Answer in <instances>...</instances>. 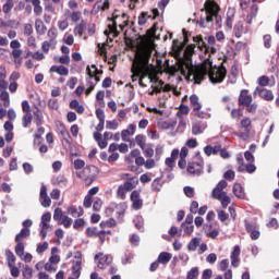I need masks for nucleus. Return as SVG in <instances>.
<instances>
[{
    "label": "nucleus",
    "instance_id": "1",
    "mask_svg": "<svg viewBox=\"0 0 279 279\" xmlns=\"http://www.w3.org/2000/svg\"><path fill=\"white\" fill-rule=\"evenodd\" d=\"M154 40H156V24L146 32L137 44L135 51V60L132 65V81L140 77V84L143 82V77L147 75L149 69V60H151V53H154Z\"/></svg>",
    "mask_w": 279,
    "mask_h": 279
},
{
    "label": "nucleus",
    "instance_id": "2",
    "mask_svg": "<svg viewBox=\"0 0 279 279\" xmlns=\"http://www.w3.org/2000/svg\"><path fill=\"white\" fill-rule=\"evenodd\" d=\"M179 60H183V64L185 69H187V77L191 78V82L194 84H202L204 80H206V75H208V66L213 64L210 59H206L203 63L198 65H193V52H187L184 50L183 58H179Z\"/></svg>",
    "mask_w": 279,
    "mask_h": 279
},
{
    "label": "nucleus",
    "instance_id": "3",
    "mask_svg": "<svg viewBox=\"0 0 279 279\" xmlns=\"http://www.w3.org/2000/svg\"><path fill=\"white\" fill-rule=\"evenodd\" d=\"M226 62H228V57H225L222 63L217 68H213V63L208 65L207 75L211 84H221L228 75V70L226 69Z\"/></svg>",
    "mask_w": 279,
    "mask_h": 279
},
{
    "label": "nucleus",
    "instance_id": "4",
    "mask_svg": "<svg viewBox=\"0 0 279 279\" xmlns=\"http://www.w3.org/2000/svg\"><path fill=\"white\" fill-rule=\"evenodd\" d=\"M117 10L112 13L111 17H108V21H110L112 24L108 25V29L110 32V34H113V36H119V31H117V25L118 27H120L121 32H123V29H125V27H128L129 23H130V17L128 16V14L122 13V15L120 16L119 14H117Z\"/></svg>",
    "mask_w": 279,
    "mask_h": 279
},
{
    "label": "nucleus",
    "instance_id": "5",
    "mask_svg": "<svg viewBox=\"0 0 279 279\" xmlns=\"http://www.w3.org/2000/svg\"><path fill=\"white\" fill-rule=\"evenodd\" d=\"M238 104L242 108H246V112L250 114H256V110H258V105L254 102V98L250 95V90L242 89L240 92Z\"/></svg>",
    "mask_w": 279,
    "mask_h": 279
},
{
    "label": "nucleus",
    "instance_id": "6",
    "mask_svg": "<svg viewBox=\"0 0 279 279\" xmlns=\"http://www.w3.org/2000/svg\"><path fill=\"white\" fill-rule=\"evenodd\" d=\"M98 174L99 169L94 165L86 166L82 171L76 172L77 178L83 180L85 186H90V184L97 180Z\"/></svg>",
    "mask_w": 279,
    "mask_h": 279
},
{
    "label": "nucleus",
    "instance_id": "7",
    "mask_svg": "<svg viewBox=\"0 0 279 279\" xmlns=\"http://www.w3.org/2000/svg\"><path fill=\"white\" fill-rule=\"evenodd\" d=\"M201 12L206 13L207 23H213V16H217V14L221 12V7H219V3L215 0H206Z\"/></svg>",
    "mask_w": 279,
    "mask_h": 279
},
{
    "label": "nucleus",
    "instance_id": "8",
    "mask_svg": "<svg viewBox=\"0 0 279 279\" xmlns=\"http://www.w3.org/2000/svg\"><path fill=\"white\" fill-rule=\"evenodd\" d=\"M22 126L23 128H29L32 125V121H34V116L32 114V106L29 105L28 100L22 101Z\"/></svg>",
    "mask_w": 279,
    "mask_h": 279
},
{
    "label": "nucleus",
    "instance_id": "9",
    "mask_svg": "<svg viewBox=\"0 0 279 279\" xmlns=\"http://www.w3.org/2000/svg\"><path fill=\"white\" fill-rule=\"evenodd\" d=\"M240 128L244 132H235L234 136H238V138H242V141H247V138H250V132H252V119L243 118L240 122Z\"/></svg>",
    "mask_w": 279,
    "mask_h": 279
},
{
    "label": "nucleus",
    "instance_id": "10",
    "mask_svg": "<svg viewBox=\"0 0 279 279\" xmlns=\"http://www.w3.org/2000/svg\"><path fill=\"white\" fill-rule=\"evenodd\" d=\"M182 62H184V60L178 59L175 65H168L167 73H169V75H175V73L181 72V75H184L186 80H192L191 77L189 78V69H186Z\"/></svg>",
    "mask_w": 279,
    "mask_h": 279
},
{
    "label": "nucleus",
    "instance_id": "11",
    "mask_svg": "<svg viewBox=\"0 0 279 279\" xmlns=\"http://www.w3.org/2000/svg\"><path fill=\"white\" fill-rule=\"evenodd\" d=\"M211 197L220 202L222 208H228L230 206V196L223 190L215 187L211 192Z\"/></svg>",
    "mask_w": 279,
    "mask_h": 279
},
{
    "label": "nucleus",
    "instance_id": "12",
    "mask_svg": "<svg viewBox=\"0 0 279 279\" xmlns=\"http://www.w3.org/2000/svg\"><path fill=\"white\" fill-rule=\"evenodd\" d=\"M187 173L190 175H202L204 173V160L190 161L187 163Z\"/></svg>",
    "mask_w": 279,
    "mask_h": 279
},
{
    "label": "nucleus",
    "instance_id": "13",
    "mask_svg": "<svg viewBox=\"0 0 279 279\" xmlns=\"http://www.w3.org/2000/svg\"><path fill=\"white\" fill-rule=\"evenodd\" d=\"M134 189H136V182H124L119 185L117 190L118 199H125V195H128L129 191H134Z\"/></svg>",
    "mask_w": 279,
    "mask_h": 279
},
{
    "label": "nucleus",
    "instance_id": "14",
    "mask_svg": "<svg viewBox=\"0 0 279 279\" xmlns=\"http://www.w3.org/2000/svg\"><path fill=\"white\" fill-rule=\"evenodd\" d=\"M203 230L208 239H217L219 236V227L217 222H208L204 225Z\"/></svg>",
    "mask_w": 279,
    "mask_h": 279
},
{
    "label": "nucleus",
    "instance_id": "15",
    "mask_svg": "<svg viewBox=\"0 0 279 279\" xmlns=\"http://www.w3.org/2000/svg\"><path fill=\"white\" fill-rule=\"evenodd\" d=\"M182 33H183V43H180V40H178V39L173 40L172 49L177 53H180L182 51V49H184V46L189 45V32H186V29L183 28Z\"/></svg>",
    "mask_w": 279,
    "mask_h": 279
},
{
    "label": "nucleus",
    "instance_id": "16",
    "mask_svg": "<svg viewBox=\"0 0 279 279\" xmlns=\"http://www.w3.org/2000/svg\"><path fill=\"white\" fill-rule=\"evenodd\" d=\"M130 199L132 202L133 210H141L143 208V199H141V192L134 190L131 193Z\"/></svg>",
    "mask_w": 279,
    "mask_h": 279
},
{
    "label": "nucleus",
    "instance_id": "17",
    "mask_svg": "<svg viewBox=\"0 0 279 279\" xmlns=\"http://www.w3.org/2000/svg\"><path fill=\"white\" fill-rule=\"evenodd\" d=\"M40 204L44 208H49L51 206V198L47 194V186L41 185L39 193Z\"/></svg>",
    "mask_w": 279,
    "mask_h": 279
},
{
    "label": "nucleus",
    "instance_id": "18",
    "mask_svg": "<svg viewBox=\"0 0 279 279\" xmlns=\"http://www.w3.org/2000/svg\"><path fill=\"white\" fill-rule=\"evenodd\" d=\"M136 132V125L135 124H129L126 130H123L121 132V137L124 143H130V136H134Z\"/></svg>",
    "mask_w": 279,
    "mask_h": 279
},
{
    "label": "nucleus",
    "instance_id": "19",
    "mask_svg": "<svg viewBox=\"0 0 279 279\" xmlns=\"http://www.w3.org/2000/svg\"><path fill=\"white\" fill-rule=\"evenodd\" d=\"M255 93H257V95H259V97L266 101H274V93L269 89L257 87Z\"/></svg>",
    "mask_w": 279,
    "mask_h": 279
},
{
    "label": "nucleus",
    "instance_id": "20",
    "mask_svg": "<svg viewBox=\"0 0 279 279\" xmlns=\"http://www.w3.org/2000/svg\"><path fill=\"white\" fill-rule=\"evenodd\" d=\"M33 117H34V121H35V124L37 125V128H40V125H43V123H45V116H43V110H40V108H38V107L34 108Z\"/></svg>",
    "mask_w": 279,
    "mask_h": 279
},
{
    "label": "nucleus",
    "instance_id": "21",
    "mask_svg": "<svg viewBox=\"0 0 279 279\" xmlns=\"http://www.w3.org/2000/svg\"><path fill=\"white\" fill-rule=\"evenodd\" d=\"M247 32H250V28L245 27L243 22H238L233 28L235 38H241V36H243V34H247Z\"/></svg>",
    "mask_w": 279,
    "mask_h": 279
},
{
    "label": "nucleus",
    "instance_id": "22",
    "mask_svg": "<svg viewBox=\"0 0 279 279\" xmlns=\"http://www.w3.org/2000/svg\"><path fill=\"white\" fill-rule=\"evenodd\" d=\"M35 32L37 36H45L47 34V26L40 19L35 20Z\"/></svg>",
    "mask_w": 279,
    "mask_h": 279
},
{
    "label": "nucleus",
    "instance_id": "23",
    "mask_svg": "<svg viewBox=\"0 0 279 279\" xmlns=\"http://www.w3.org/2000/svg\"><path fill=\"white\" fill-rule=\"evenodd\" d=\"M112 264V256L110 255H102L99 259H98V269H106L107 267H110V265Z\"/></svg>",
    "mask_w": 279,
    "mask_h": 279
},
{
    "label": "nucleus",
    "instance_id": "24",
    "mask_svg": "<svg viewBox=\"0 0 279 279\" xmlns=\"http://www.w3.org/2000/svg\"><path fill=\"white\" fill-rule=\"evenodd\" d=\"M86 73L88 75L89 80H93V77H95V75H104V70H99L97 69V65L92 64V65H87L86 66Z\"/></svg>",
    "mask_w": 279,
    "mask_h": 279
},
{
    "label": "nucleus",
    "instance_id": "25",
    "mask_svg": "<svg viewBox=\"0 0 279 279\" xmlns=\"http://www.w3.org/2000/svg\"><path fill=\"white\" fill-rule=\"evenodd\" d=\"M221 150V145H207L204 147V154H206L208 157L210 156H217L219 151Z\"/></svg>",
    "mask_w": 279,
    "mask_h": 279
},
{
    "label": "nucleus",
    "instance_id": "26",
    "mask_svg": "<svg viewBox=\"0 0 279 279\" xmlns=\"http://www.w3.org/2000/svg\"><path fill=\"white\" fill-rule=\"evenodd\" d=\"M86 25H88L86 20H82L78 24H76V26L74 27L75 36L83 37L84 36V32H86Z\"/></svg>",
    "mask_w": 279,
    "mask_h": 279
},
{
    "label": "nucleus",
    "instance_id": "27",
    "mask_svg": "<svg viewBox=\"0 0 279 279\" xmlns=\"http://www.w3.org/2000/svg\"><path fill=\"white\" fill-rule=\"evenodd\" d=\"M233 195L239 199H245V191L243 190V185L241 183L233 184Z\"/></svg>",
    "mask_w": 279,
    "mask_h": 279
},
{
    "label": "nucleus",
    "instance_id": "28",
    "mask_svg": "<svg viewBox=\"0 0 279 279\" xmlns=\"http://www.w3.org/2000/svg\"><path fill=\"white\" fill-rule=\"evenodd\" d=\"M50 73H58V75L66 76L69 75V69L64 65H52L50 68Z\"/></svg>",
    "mask_w": 279,
    "mask_h": 279
},
{
    "label": "nucleus",
    "instance_id": "29",
    "mask_svg": "<svg viewBox=\"0 0 279 279\" xmlns=\"http://www.w3.org/2000/svg\"><path fill=\"white\" fill-rule=\"evenodd\" d=\"M111 209L117 213V215H124L125 210H128V205L125 203H113L111 204Z\"/></svg>",
    "mask_w": 279,
    "mask_h": 279
},
{
    "label": "nucleus",
    "instance_id": "30",
    "mask_svg": "<svg viewBox=\"0 0 279 279\" xmlns=\"http://www.w3.org/2000/svg\"><path fill=\"white\" fill-rule=\"evenodd\" d=\"M68 215H71L72 217H82L84 215V208H77L75 205H71L68 207Z\"/></svg>",
    "mask_w": 279,
    "mask_h": 279
},
{
    "label": "nucleus",
    "instance_id": "31",
    "mask_svg": "<svg viewBox=\"0 0 279 279\" xmlns=\"http://www.w3.org/2000/svg\"><path fill=\"white\" fill-rule=\"evenodd\" d=\"M60 134L63 141L66 143V145H71L73 143V138H71V133H69V130H66V126L61 125Z\"/></svg>",
    "mask_w": 279,
    "mask_h": 279
},
{
    "label": "nucleus",
    "instance_id": "32",
    "mask_svg": "<svg viewBox=\"0 0 279 279\" xmlns=\"http://www.w3.org/2000/svg\"><path fill=\"white\" fill-rule=\"evenodd\" d=\"M13 9H14V0H5V3L2 5V12L4 16H10Z\"/></svg>",
    "mask_w": 279,
    "mask_h": 279
},
{
    "label": "nucleus",
    "instance_id": "33",
    "mask_svg": "<svg viewBox=\"0 0 279 279\" xmlns=\"http://www.w3.org/2000/svg\"><path fill=\"white\" fill-rule=\"evenodd\" d=\"M43 134H45V128L38 126L37 134L34 135V147L43 143Z\"/></svg>",
    "mask_w": 279,
    "mask_h": 279
},
{
    "label": "nucleus",
    "instance_id": "34",
    "mask_svg": "<svg viewBox=\"0 0 279 279\" xmlns=\"http://www.w3.org/2000/svg\"><path fill=\"white\" fill-rule=\"evenodd\" d=\"M32 234V231L29 228H23L20 233L16 234L15 236V242H22L24 239H27Z\"/></svg>",
    "mask_w": 279,
    "mask_h": 279
},
{
    "label": "nucleus",
    "instance_id": "35",
    "mask_svg": "<svg viewBox=\"0 0 279 279\" xmlns=\"http://www.w3.org/2000/svg\"><path fill=\"white\" fill-rule=\"evenodd\" d=\"M71 110H75L77 114H84V106L80 105V101L77 99H74L70 102Z\"/></svg>",
    "mask_w": 279,
    "mask_h": 279
},
{
    "label": "nucleus",
    "instance_id": "36",
    "mask_svg": "<svg viewBox=\"0 0 279 279\" xmlns=\"http://www.w3.org/2000/svg\"><path fill=\"white\" fill-rule=\"evenodd\" d=\"M47 36L49 38L48 41L50 43H54V45H58V41L56 40V38H58V28L56 27H50L47 32Z\"/></svg>",
    "mask_w": 279,
    "mask_h": 279
},
{
    "label": "nucleus",
    "instance_id": "37",
    "mask_svg": "<svg viewBox=\"0 0 279 279\" xmlns=\"http://www.w3.org/2000/svg\"><path fill=\"white\" fill-rule=\"evenodd\" d=\"M258 13V5L253 4L251 8V13L246 16L247 25H252V21L256 19V14Z\"/></svg>",
    "mask_w": 279,
    "mask_h": 279
},
{
    "label": "nucleus",
    "instance_id": "38",
    "mask_svg": "<svg viewBox=\"0 0 279 279\" xmlns=\"http://www.w3.org/2000/svg\"><path fill=\"white\" fill-rule=\"evenodd\" d=\"M190 101L193 106V111L202 110V104H199V97L197 95L193 94L192 96H190Z\"/></svg>",
    "mask_w": 279,
    "mask_h": 279
},
{
    "label": "nucleus",
    "instance_id": "39",
    "mask_svg": "<svg viewBox=\"0 0 279 279\" xmlns=\"http://www.w3.org/2000/svg\"><path fill=\"white\" fill-rule=\"evenodd\" d=\"M193 40L196 43L199 49H205V51H208L209 47L206 45V41H204L202 35L193 37Z\"/></svg>",
    "mask_w": 279,
    "mask_h": 279
},
{
    "label": "nucleus",
    "instance_id": "40",
    "mask_svg": "<svg viewBox=\"0 0 279 279\" xmlns=\"http://www.w3.org/2000/svg\"><path fill=\"white\" fill-rule=\"evenodd\" d=\"M158 263L161 265H167L171 260V253L162 252L157 258Z\"/></svg>",
    "mask_w": 279,
    "mask_h": 279
},
{
    "label": "nucleus",
    "instance_id": "41",
    "mask_svg": "<svg viewBox=\"0 0 279 279\" xmlns=\"http://www.w3.org/2000/svg\"><path fill=\"white\" fill-rule=\"evenodd\" d=\"M15 254L16 256H20V258H23L25 256V244L23 242H15Z\"/></svg>",
    "mask_w": 279,
    "mask_h": 279
},
{
    "label": "nucleus",
    "instance_id": "42",
    "mask_svg": "<svg viewBox=\"0 0 279 279\" xmlns=\"http://www.w3.org/2000/svg\"><path fill=\"white\" fill-rule=\"evenodd\" d=\"M5 257H7V260H8V267H12V265H15L16 256H14V253H12V251L7 250L5 251Z\"/></svg>",
    "mask_w": 279,
    "mask_h": 279
},
{
    "label": "nucleus",
    "instance_id": "43",
    "mask_svg": "<svg viewBox=\"0 0 279 279\" xmlns=\"http://www.w3.org/2000/svg\"><path fill=\"white\" fill-rule=\"evenodd\" d=\"M199 238H194L190 241V243L187 244V250L189 252H195V250H197V247H199Z\"/></svg>",
    "mask_w": 279,
    "mask_h": 279
},
{
    "label": "nucleus",
    "instance_id": "44",
    "mask_svg": "<svg viewBox=\"0 0 279 279\" xmlns=\"http://www.w3.org/2000/svg\"><path fill=\"white\" fill-rule=\"evenodd\" d=\"M82 271V262L81 260H76L75 265L72 267V274L74 276V278H80L81 272Z\"/></svg>",
    "mask_w": 279,
    "mask_h": 279
},
{
    "label": "nucleus",
    "instance_id": "45",
    "mask_svg": "<svg viewBox=\"0 0 279 279\" xmlns=\"http://www.w3.org/2000/svg\"><path fill=\"white\" fill-rule=\"evenodd\" d=\"M147 138L143 134H138L135 136V143L136 145H138V147H141V149H145V147L147 146V144H145Z\"/></svg>",
    "mask_w": 279,
    "mask_h": 279
},
{
    "label": "nucleus",
    "instance_id": "46",
    "mask_svg": "<svg viewBox=\"0 0 279 279\" xmlns=\"http://www.w3.org/2000/svg\"><path fill=\"white\" fill-rule=\"evenodd\" d=\"M54 184H57V186H60L62 189L69 184V180L64 175H59L54 179Z\"/></svg>",
    "mask_w": 279,
    "mask_h": 279
},
{
    "label": "nucleus",
    "instance_id": "47",
    "mask_svg": "<svg viewBox=\"0 0 279 279\" xmlns=\"http://www.w3.org/2000/svg\"><path fill=\"white\" fill-rule=\"evenodd\" d=\"M0 99L1 101H4V108H10V94L5 89L1 92Z\"/></svg>",
    "mask_w": 279,
    "mask_h": 279
},
{
    "label": "nucleus",
    "instance_id": "48",
    "mask_svg": "<svg viewBox=\"0 0 279 279\" xmlns=\"http://www.w3.org/2000/svg\"><path fill=\"white\" fill-rule=\"evenodd\" d=\"M32 4L34 7V14H36V16H40V14H43V7L40 5V0H32Z\"/></svg>",
    "mask_w": 279,
    "mask_h": 279
},
{
    "label": "nucleus",
    "instance_id": "49",
    "mask_svg": "<svg viewBox=\"0 0 279 279\" xmlns=\"http://www.w3.org/2000/svg\"><path fill=\"white\" fill-rule=\"evenodd\" d=\"M184 232V234H186L187 236H191V234H193L195 227L193 225H186V223H182L181 225V232Z\"/></svg>",
    "mask_w": 279,
    "mask_h": 279
},
{
    "label": "nucleus",
    "instance_id": "50",
    "mask_svg": "<svg viewBox=\"0 0 279 279\" xmlns=\"http://www.w3.org/2000/svg\"><path fill=\"white\" fill-rule=\"evenodd\" d=\"M110 1L111 0H104V2L97 1L96 5H97L98 10L106 12V10H110Z\"/></svg>",
    "mask_w": 279,
    "mask_h": 279
},
{
    "label": "nucleus",
    "instance_id": "51",
    "mask_svg": "<svg viewBox=\"0 0 279 279\" xmlns=\"http://www.w3.org/2000/svg\"><path fill=\"white\" fill-rule=\"evenodd\" d=\"M168 234L172 238L175 239V236H182V229H178V227L172 226L170 230L168 231Z\"/></svg>",
    "mask_w": 279,
    "mask_h": 279
},
{
    "label": "nucleus",
    "instance_id": "52",
    "mask_svg": "<svg viewBox=\"0 0 279 279\" xmlns=\"http://www.w3.org/2000/svg\"><path fill=\"white\" fill-rule=\"evenodd\" d=\"M87 236H99L100 234H106V231H97V228H87L86 229Z\"/></svg>",
    "mask_w": 279,
    "mask_h": 279
},
{
    "label": "nucleus",
    "instance_id": "53",
    "mask_svg": "<svg viewBox=\"0 0 279 279\" xmlns=\"http://www.w3.org/2000/svg\"><path fill=\"white\" fill-rule=\"evenodd\" d=\"M22 276H23L24 279L34 278V269H32V267H29V266H25L24 270L22 272Z\"/></svg>",
    "mask_w": 279,
    "mask_h": 279
},
{
    "label": "nucleus",
    "instance_id": "54",
    "mask_svg": "<svg viewBox=\"0 0 279 279\" xmlns=\"http://www.w3.org/2000/svg\"><path fill=\"white\" fill-rule=\"evenodd\" d=\"M66 215H64V213L62 211L61 208H56L54 213H53V219L54 221H58L60 223L61 220L64 219Z\"/></svg>",
    "mask_w": 279,
    "mask_h": 279
},
{
    "label": "nucleus",
    "instance_id": "55",
    "mask_svg": "<svg viewBox=\"0 0 279 279\" xmlns=\"http://www.w3.org/2000/svg\"><path fill=\"white\" fill-rule=\"evenodd\" d=\"M57 44H54L53 41H49V40H45L41 44V51H44V53H49V49H51V47H56Z\"/></svg>",
    "mask_w": 279,
    "mask_h": 279
},
{
    "label": "nucleus",
    "instance_id": "56",
    "mask_svg": "<svg viewBox=\"0 0 279 279\" xmlns=\"http://www.w3.org/2000/svg\"><path fill=\"white\" fill-rule=\"evenodd\" d=\"M243 117V111L241 109L231 110V119L239 121Z\"/></svg>",
    "mask_w": 279,
    "mask_h": 279
},
{
    "label": "nucleus",
    "instance_id": "57",
    "mask_svg": "<svg viewBox=\"0 0 279 279\" xmlns=\"http://www.w3.org/2000/svg\"><path fill=\"white\" fill-rule=\"evenodd\" d=\"M59 226H64L65 228H71L73 226V219L69 218V216L63 217V219L60 220Z\"/></svg>",
    "mask_w": 279,
    "mask_h": 279
},
{
    "label": "nucleus",
    "instance_id": "58",
    "mask_svg": "<svg viewBox=\"0 0 279 279\" xmlns=\"http://www.w3.org/2000/svg\"><path fill=\"white\" fill-rule=\"evenodd\" d=\"M189 112H191V109L189 108V106L182 104L180 107H179V111L177 113V117H182L184 114H189Z\"/></svg>",
    "mask_w": 279,
    "mask_h": 279
},
{
    "label": "nucleus",
    "instance_id": "59",
    "mask_svg": "<svg viewBox=\"0 0 279 279\" xmlns=\"http://www.w3.org/2000/svg\"><path fill=\"white\" fill-rule=\"evenodd\" d=\"M230 75L232 76L231 84H234L236 82V77H239V68L236 65L231 66Z\"/></svg>",
    "mask_w": 279,
    "mask_h": 279
},
{
    "label": "nucleus",
    "instance_id": "60",
    "mask_svg": "<svg viewBox=\"0 0 279 279\" xmlns=\"http://www.w3.org/2000/svg\"><path fill=\"white\" fill-rule=\"evenodd\" d=\"M121 178L122 180H126L125 182H136V186H138V179L136 177H133L130 173H123Z\"/></svg>",
    "mask_w": 279,
    "mask_h": 279
},
{
    "label": "nucleus",
    "instance_id": "61",
    "mask_svg": "<svg viewBox=\"0 0 279 279\" xmlns=\"http://www.w3.org/2000/svg\"><path fill=\"white\" fill-rule=\"evenodd\" d=\"M223 178H225V180H228V182H232V180H234V178H236V173L233 170H227L223 173Z\"/></svg>",
    "mask_w": 279,
    "mask_h": 279
},
{
    "label": "nucleus",
    "instance_id": "62",
    "mask_svg": "<svg viewBox=\"0 0 279 279\" xmlns=\"http://www.w3.org/2000/svg\"><path fill=\"white\" fill-rule=\"evenodd\" d=\"M193 112H194L195 117H197L198 119H210V113H208L206 111L194 110Z\"/></svg>",
    "mask_w": 279,
    "mask_h": 279
},
{
    "label": "nucleus",
    "instance_id": "63",
    "mask_svg": "<svg viewBox=\"0 0 279 279\" xmlns=\"http://www.w3.org/2000/svg\"><path fill=\"white\" fill-rule=\"evenodd\" d=\"M48 108L50 110H58L60 108V104L58 102V99L52 98L48 101Z\"/></svg>",
    "mask_w": 279,
    "mask_h": 279
},
{
    "label": "nucleus",
    "instance_id": "64",
    "mask_svg": "<svg viewBox=\"0 0 279 279\" xmlns=\"http://www.w3.org/2000/svg\"><path fill=\"white\" fill-rule=\"evenodd\" d=\"M199 276V269L192 268L189 272H187V279H196Z\"/></svg>",
    "mask_w": 279,
    "mask_h": 279
}]
</instances>
